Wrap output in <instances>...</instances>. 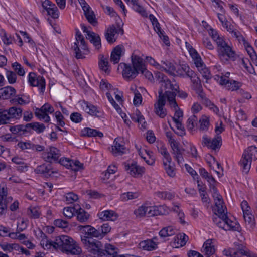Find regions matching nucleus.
<instances>
[{
  "mask_svg": "<svg viewBox=\"0 0 257 257\" xmlns=\"http://www.w3.org/2000/svg\"><path fill=\"white\" fill-rule=\"evenodd\" d=\"M81 227L84 229V231L85 232L86 235H87L85 236L84 238H82L81 241L88 252L101 257L106 255H109L112 257H125L123 254L118 255L119 249L112 244H106L103 249L101 242L99 241H91L88 239L89 237H99L101 236L100 231L89 225Z\"/></svg>",
  "mask_w": 257,
  "mask_h": 257,
  "instance_id": "nucleus-1",
  "label": "nucleus"
},
{
  "mask_svg": "<svg viewBox=\"0 0 257 257\" xmlns=\"http://www.w3.org/2000/svg\"><path fill=\"white\" fill-rule=\"evenodd\" d=\"M41 245L45 249L52 247L54 249L59 250L67 255H78L82 252V249L78 244L66 235L58 236L54 241L43 238L41 241Z\"/></svg>",
  "mask_w": 257,
  "mask_h": 257,
  "instance_id": "nucleus-2",
  "label": "nucleus"
},
{
  "mask_svg": "<svg viewBox=\"0 0 257 257\" xmlns=\"http://www.w3.org/2000/svg\"><path fill=\"white\" fill-rule=\"evenodd\" d=\"M257 160V148L251 146L245 150L240 161L242 171L247 174L250 170L252 160Z\"/></svg>",
  "mask_w": 257,
  "mask_h": 257,
  "instance_id": "nucleus-3",
  "label": "nucleus"
},
{
  "mask_svg": "<svg viewBox=\"0 0 257 257\" xmlns=\"http://www.w3.org/2000/svg\"><path fill=\"white\" fill-rule=\"evenodd\" d=\"M217 45V52L220 59L224 63L226 62L228 59L234 56V52L219 36L214 40Z\"/></svg>",
  "mask_w": 257,
  "mask_h": 257,
  "instance_id": "nucleus-4",
  "label": "nucleus"
},
{
  "mask_svg": "<svg viewBox=\"0 0 257 257\" xmlns=\"http://www.w3.org/2000/svg\"><path fill=\"white\" fill-rule=\"evenodd\" d=\"M223 255L226 256H246V257H256L254 253L251 252L245 247L239 248L237 249L230 248L228 250L225 249L223 251Z\"/></svg>",
  "mask_w": 257,
  "mask_h": 257,
  "instance_id": "nucleus-5",
  "label": "nucleus"
},
{
  "mask_svg": "<svg viewBox=\"0 0 257 257\" xmlns=\"http://www.w3.org/2000/svg\"><path fill=\"white\" fill-rule=\"evenodd\" d=\"M159 98L156 104L154 105L155 113L160 118H164L167 115V110L164 108L166 99L161 90L159 92Z\"/></svg>",
  "mask_w": 257,
  "mask_h": 257,
  "instance_id": "nucleus-6",
  "label": "nucleus"
},
{
  "mask_svg": "<svg viewBox=\"0 0 257 257\" xmlns=\"http://www.w3.org/2000/svg\"><path fill=\"white\" fill-rule=\"evenodd\" d=\"M203 145L213 150L220 148L222 145V138L220 135H216L215 137L211 140L206 135H204L202 137Z\"/></svg>",
  "mask_w": 257,
  "mask_h": 257,
  "instance_id": "nucleus-7",
  "label": "nucleus"
},
{
  "mask_svg": "<svg viewBox=\"0 0 257 257\" xmlns=\"http://www.w3.org/2000/svg\"><path fill=\"white\" fill-rule=\"evenodd\" d=\"M119 67L123 69L122 76L126 80H132L139 74L138 72L130 64L121 63L119 64Z\"/></svg>",
  "mask_w": 257,
  "mask_h": 257,
  "instance_id": "nucleus-8",
  "label": "nucleus"
},
{
  "mask_svg": "<svg viewBox=\"0 0 257 257\" xmlns=\"http://www.w3.org/2000/svg\"><path fill=\"white\" fill-rule=\"evenodd\" d=\"M125 170L134 177H140L144 173L145 168L137 164L136 162L129 163H124Z\"/></svg>",
  "mask_w": 257,
  "mask_h": 257,
  "instance_id": "nucleus-9",
  "label": "nucleus"
},
{
  "mask_svg": "<svg viewBox=\"0 0 257 257\" xmlns=\"http://www.w3.org/2000/svg\"><path fill=\"white\" fill-rule=\"evenodd\" d=\"M29 82L32 86L39 87L41 92H43L45 88V81L43 77L37 76L35 73L31 72L29 74Z\"/></svg>",
  "mask_w": 257,
  "mask_h": 257,
  "instance_id": "nucleus-10",
  "label": "nucleus"
},
{
  "mask_svg": "<svg viewBox=\"0 0 257 257\" xmlns=\"http://www.w3.org/2000/svg\"><path fill=\"white\" fill-rule=\"evenodd\" d=\"M47 152L44 156V160L50 163L57 162L61 156L60 150L55 147L51 146L49 150L47 149Z\"/></svg>",
  "mask_w": 257,
  "mask_h": 257,
  "instance_id": "nucleus-11",
  "label": "nucleus"
},
{
  "mask_svg": "<svg viewBox=\"0 0 257 257\" xmlns=\"http://www.w3.org/2000/svg\"><path fill=\"white\" fill-rule=\"evenodd\" d=\"M35 172L37 174H41L44 177H48L51 176L52 174L57 173V171H54L50 164H43L38 166L35 169Z\"/></svg>",
  "mask_w": 257,
  "mask_h": 257,
  "instance_id": "nucleus-12",
  "label": "nucleus"
},
{
  "mask_svg": "<svg viewBox=\"0 0 257 257\" xmlns=\"http://www.w3.org/2000/svg\"><path fill=\"white\" fill-rule=\"evenodd\" d=\"M73 48L75 52V57L77 59H83L85 58V55L89 52V49L86 45H78L77 43H74Z\"/></svg>",
  "mask_w": 257,
  "mask_h": 257,
  "instance_id": "nucleus-13",
  "label": "nucleus"
},
{
  "mask_svg": "<svg viewBox=\"0 0 257 257\" xmlns=\"http://www.w3.org/2000/svg\"><path fill=\"white\" fill-rule=\"evenodd\" d=\"M131 61L133 68L139 72H143L144 68L146 67L145 63L143 58L140 56L132 54L131 56Z\"/></svg>",
  "mask_w": 257,
  "mask_h": 257,
  "instance_id": "nucleus-14",
  "label": "nucleus"
},
{
  "mask_svg": "<svg viewBox=\"0 0 257 257\" xmlns=\"http://www.w3.org/2000/svg\"><path fill=\"white\" fill-rule=\"evenodd\" d=\"M217 215H219V216L221 218H223V219L226 220V227L225 228V230H232L233 231H239L240 225L239 224L237 223L236 221H232L229 219L226 213L224 212L221 213V214H218Z\"/></svg>",
  "mask_w": 257,
  "mask_h": 257,
  "instance_id": "nucleus-15",
  "label": "nucleus"
},
{
  "mask_svg": "<svg viewBox=\"0 0 257 257\" xmlns=\"http://www.w3.org/2000/svg\"><path fill=\"white\" fill-rule=\"evenodd\" d=\"M212 241V239L207 240L204 243L201 249V252L207 257L214 255L216 251L215 246Z\"/></svg>",
  "mask_w": 257,
  "mask_h": 257,
  "instance_id": "nucleus-16",
  "label": "nucleus"
},
{
  "mask_svg": "<svg viewBox=\"0 0 257 257\" xmlns=\"http://www.w3.org/2000/svg\"><path fill=\"white\" fill-rule=\"evenodd\" d=\"M117 34H118V31L114 25L108 27L105 33V37L109 44H112L116 41Z\"/></svg>",
  "mask_w": 257,
  "mask_h": 257,
  "instance_id": "nucleus-17",
  "label": "nucleus"
},
{
  "mask_svg": "<svg viewBox=\"0 0 257 257\" xmlns=\"http://www.w3.org/2000/svg\"><path fill=\"white\" fill-rule=\"evenodd\" d=\"M124 50V47L122 45H118L114 48L111 53L110 61L114 64L118 63Z\"/></svg>",
  "mask_w": 257,
  "mask_h": 257,
  "instance_id": "nucleus-18",
  "label": "nucleus"
},
{
  "mask_svg": "<svg viewBox=\"0 0 257 257\" xmlns=\"http://www.w3.org/2000/svg\"><path fill=\"white\" fill-rule=\"evenodd\" d=\"M83 10L87 21L93 26H96L97 24V20L91 7L89 6H84Z\"/></svg>",
  "mask_w": 257,
  "mask_h": 257,
  "instance_id": "nucleus-19",
  "label": "nucleus"
},
{
  "mask_svg": "<svg viewBox=\"0 0 257 257\" xmlns=\"http://www.w3.org/2000/svg\"><path fill=\"white\" fill-rule=\"evenodd\" d=\"M212 196L214 198L215 204L216 208L215 209V213L216 215L218 214H221V213H224L225 209H226V207H224L223 206L224 202L222 197L219 193L213 194Z\"/></svg>",
  "mask_w": 257,
  "mask_h": 257,
  "instance_id": "nucleus-20",
  "label": "nucleus"
},
{
  "mask_svg": "<svg viewBox=\"0 0 257 257\" xmlns=\"http://www.w3.org/2000/svg\"><path fill=\"white\" fill-rule=\"evenodd\" d=\"M99 218L103 220L115 221L117 219L118 215L112 210H105L98 213Z\"/></svg>",
  "mask_w": 257,
  "mask_h": 257,
  "instance_id": "nucleus-21",
  "label": "nucleus"
},
{
  "mask_svg": "<svg viewBox=\"0 0 257 257\" xmlns=\"http://www.w3.org/2000/svg\"><path fill=\"white\" fill-rule=\"evenodd\" d=\"M88 33L87 36H86V39L89 40L96 49H99L101 46L99 35L93 32H89Z\"/></svg>",
  "mask_w": 257,
  "mask_h": 257,
  "instance_id": "nucleus-22",
  "label": "nucleus"
},
{
  "mask_svg": "<svg viewBox=\"0 0 257 257\" xmlns=\"http://www.w3.org/2000/svg\"><path fill=\"white\" fill-rule=\"evenodd\" d=\"M164 210L163 206H147V217H151L164 214Z\"/></svg>",
  "mask_w": 257,
  "mask_h": 257,
  "instance_id": "nucleus-23",
  "label": "nucleus"
},
{
  "mask_svg": "<svg viewBox=\"0 0 257 257\" xmlns=\"http://www.w3.org/2000/svg\"><path fill=\"white\" fill-rule=\"evenodd\" d=\"M218 79V81L220 85H224L225 87L228 90H231V91L237 90L239 89L240 85H234L233 88L232 87V80H230L223 76H216Z\"/></svg>",
  "mask_w": 257,
  "mask_h": 257,
  "instance_id": "nucleus-24",
  "label": "nucleus"
},
{
  "mask_svg": "<svg viewBox=\"0 0 257 257\" xmlns=\"http://www.w3.org/2000/svg\"><path fill=\"white\" fill-rule=\"evenodd\" d=\"M139 246L140 248L147 251H152L157 248L156 244L149 239L141 241Z\"/></svg>",
  "mask_w": 257,
  "mask_h": 257,
  "instance_id": "nucleus-25",
  "label": "nucleus"
},
{
  "mask_svg": "<svg viewBox=\"0 0 257 257\" xmlns=\"http://www.w3.org/2000/svg\"><path fill=\"white\" fill-rule=\"evenodd\" d=\"M163 65L158 64V68L161 70H164L166 72L168 73L170 75L174 74L175 71V67L174 65L169 61H162Z\"/></svg>",
  "mask_w": 257,
  "mask_h": 257,
  "instance_id": "nucleus-26",
  "label": "nucleus"
},
{
  "mask_svg": "<svg viewBox=\"0 0 257 257\" xmlns=\"http://www.w3.org/2000/svg\"><path fill=\"white\" fill-rule=\"evenodd\" d=\"M114 143V145L112 146V153L113 155L116 156L123 154L125 151L124 146L118 143L117 139H115Z\"/></svg>",
  "mask_w": 257,
  "mask_h": 257,
  "instance_id": "nucleus-27",
  "label": "nucleus"
},
{
  "mask_svg": "<svg viewBox=\"0 0 257 257\" xmlns=\"http://www.w3.org/2000/svg\"><path fill=\"white\" fill-rule=\"evenodd\" d=\"M177 232V230L172 226H168L163 228L159 232V234L162 237L172 236Z\"/></svg>",
  "mask_w": 257,
  "mask_h": 257,
  "instance_id": "nucleus-28",
  "label": "nucleus"
},
{
  "mask_svg": "<svg viewBox=\"0 0 257 257\" xmlns=\"http://www.w3.org/2000/svg\"><path fill=\"white\" fill-rule=\"evenodd\" d=\"M7 112L8 113V116L12 120L13 118L19 119L22 115V110L20 108L12 107L7 110Z\"/></svg>",
  "mask_w": 257,
  "mask_h": 257,
  "instance_id": "nucleus-29",
  "label": "nucleus"
},
{
  "mask_svg": "<svg viewBox=\"0 0 257 257\" xmlns=\"http://www.w3.org/2000/svg\"><path fill=\"white\" fill-rule=\"evenodd\" d=\"M243 217L246 225L250 229H253L255 226V222L254 216L250 213H244Z\"/></svg>",
  "mask_w": 257,
  "mask_h": 257,
  "instance_id": "nucleus-30",
  "label": "nucleus"
},
{
  "mask_svg": "<svg viewBox=\"0 0 257 257\" xmlns=\"http://www.w3.org/2000/svg\"><path fill=\"white\" fill-rule=\"evenodd\" d=\"M76 213H77V218L80 222H86L90 216V215L81 208H77Z\"/></svg>",
  "mask_w": 257,
  "mask_h": 257,
  "instance_id": "nucleus-31",
  "label": "nucleus"
},
{
  "mask_svg": "<svg viewBox=\"0 0 257 257\" xmlns=\"http://www.w3.org/2000/svg\"><path fill=\"white\" fill-rule=\"evenodd\" d=\"M200 126L199 130L202 132H207L208 130L210 122L209 118L205 115H203L199 119Z\"/></svg>",
  "mask_w": 257,
  "mask_h": 257,
  "instance_id": "nucleus-32",
  "label": "nucleus"
},
{
  "mask_svg": "<svg viewBox=\"0 0 257 257\" xmlns=\"http://www.w3.org/2000/svg\"><path fill=\"white\" fill-rule=\"evenodd\" d=\"M82 132L83 136H87L88 137H99L102 138L103 136V133L101 132L98 131L96 130L92 129L89 127L85 128Z\"/></svg>",
  "mask_w": 257,
  "mask_h": 257,
  "instance_id": "nucleus-33",
  "label": "nucleus"
},
{
  "mask_svg": "<svg viewBox=\"0 0 257 257\" xmlns=\"http://www.w3.org/2000/svg\"><path fill=\"white\" fill-rule=\"evenodd\" d=\"M54 111L53 107L48 103H45L40 109L37 108L35 112V115H40V113L47 112L52 113Z\"/></svg>",
  "mask_w": 257,
  "mask_h": 257,
  "instance_id": "nucleus-34",
  "label": "nucleus"
},
{
  "mask_svg": "<svg viewBox=\"0 0 257 257\" xmlns=\"http://www.w3.org/2000/svg\"><path fill=\"white\" fill-rule=\"evenodd\" d=\"M2 92V96L4 99H8L16 94V90L11 86H7L3 88Z\"/></svg>",
  "mask_w": 257,
  "mask_h": 257,
  "instance_id": "nucleus-35",
  "label": "nucleus"
},
{
  "mask_svg": "<svg viewBox=\"0 0 257 257\" xmlns=\"http://www.w3.org/2000/svg\"><path fill=\"white\" fill-rule=\"evenodd\" d=\"M185 151V149L181 148L178 150H176L175 152H172L174 158L177 162L179 165H182L184 162V159L183 156V154Z\"/></svg>",
  "mask_w": 257,
  "mask_h": 257,
  "instance_id": "nucleus-36",
  "label": "nucleus"
},
{
  "mask_svg": "<svg viewBox=\"0 0 257 257\" xmlns=\"http://www.w3.org/2000/svg\"><path fill=\"white\" fill-rule=\"evenodd\" d=\"M47 12L49 15L54 19L58 18L59 17L58 9L56 6L51 2V5L47 9Z\"/></svg>",
  "mask_w": 257,
  "mask_h": 257,
  "instance_id": "nucleus-37",
  "label": "nucleus"
},
{
  "mask_svg": "<svg viewBox=\"0 0 257 257\" xmlns=\"http://www.w3.org/2000/svg\"><path fill=\"white\" fill-rule=\"evenodd\" d=\"M165 93L171 107H173L174 108H176L177 107L178 104L175 98L176 94L173 92H171L169 91H166Z\"/></svg>",
  "mask_w": 257,
  "mask_h": 257,
  "instance_id": "nucleus-38",
  "label": "nucleus"
},
{
  "mask_svg": "<svg viewBox=\"0 0 257 257\" xmlns=\"http://www.w3.org/2000/svg\"><path fill=\"white\" fill-rule=\"evenodd\" d=\"M147 206L142 205L134 211V214L139 218L147 216Z\"/></svg>",
  "mask_w": 257,
  "mask_h": 257,
  "instance_id": "nucleus-39",
  "label": "nucleus"
},
{
  "mask_svg": "<svg viewBox=\"0 0 257 257\" xmlns=\"http://www.w3.org/2000/svg\"><path fill=\"white\" fill-rule=\"evenodd\" d=\"M85 110L92 115H94L97 117L100 116L99 114H100V112L97 110L96 107L91 104H89L88 103H86V108Z\"/></svg>",
  "mask_w": 257,
  "mask_h": 257,
  "instance_id": "nucleus-40",
  "label": "nucleus"
},
{
  "mask_svg": "<svg viewBox=\"0 0 257 257\" xmlns=\"http://www.w3.org/2000/svg\"><path fill=\"white\" fill-rule=\"evenodd\" d=\"M149 18L152 22V23L154 26L155 31L157 33L159 36L161 37V34H162V31L160 24L158 23L157 19L152 14L149 15Z\"/></svg>",
  "mask_w": 257,
  "mask_h": 257,
  "instance_id": "nucleus-41",
  "label": "nucleus"
},
{
  "mask_svg": "<svg viewBox=\"0 0 257 257\" xmlns=\"http://www.w3.org/2000/svg\"><path fill=\"white\" fill-rule=\"evenodd\" d=\"M171 162L169 163L167 161H163V164L166 173L169 176L173 177L175 176V172L174 168L171 166Z\"/></svg>",
  "mask_w": 257,
  "mask_h": 257,
  "instance_id": "nucleus-42",
  "label": "nucleus"
},
{
  "mask_svg": "<svg viewBox=\"0 0 257 257\" xmlns=\"http://www.w3.org/2000/svg\"><path fill=\"white\" fill-rule=\"evenodd\" d=\"M1 246L4 251H8L9 252H11L13 250L19 251L20 248L19 245L16 243L3 244L1 245Z\"/></svg>",
  "mask_w": 257,
  "mask_h": 257,
  "instance_id": "nucleus-43",
  "label": "nucleus"
},
{
  "mask_svg": "<svg viewBox=\"0 0 257 257\" xmlns=\"http://www.w3.org/2000/svg\"><path fill=\"white\" fill-rule=\"evenodd\" d=\"M99 66L100 69L105 73H108L109 70L108 68V61L107 58L102 56L99 62Z\"/></svg>",
  "mask_w": 257,
  "mask_h": 257,
  "instance_id": "nucleus-44",
  "label": "nucleus"
},
{
  "mask_svg": "<svg viewBox=\"0 0 257 257\" xmlns=\"http://www.w3.org/2000/svg\"><path fill=\"white\" fill-rule=\"evenodd\" d=\"M76 206L65 207L63 209V214L66 217L70 219L73 216L74 212H76Z\"/></svg>",
  "mask_w": 257,
  "mask_h": 257,
  "instance_id": "nucleus-45",
  "label": "nucleus"
},
{
  "mask_svg": "<svg viewBox=\"0 0 257 257\" xmlns=\"http://www.w3.org/2000/svg\"><path fill=\"white\" fill-rule=\"evenodd\" d=\"M158 150L164 157L165 161H167L169 163L172 162L171 157L167 151L166 147L163 146H161L160 147H158Z\"/></svg>",
  "mask_w": 257,
  "mask_h": 257,
  "instance_id": "nucleus-46",
  "label": "nucleus"
},
{
  "mask_svg": "<svg viewBox=\"0 0 257 257\" xmlns=\"http://www.w3.org/2000/svg\"><path fill=\"white\" fill-rule=\"evenodd\" d=\"M24 125H18L13 126H11L10 128V130L14 134H18L19 135H22L25 134L24 131Z\"/></svg>",
  "mask_w": 257,
  "mask_h": 257,
  "instance_id": "nucleus-47",
  "label": "nucleus"
},
{
  "mask_svg": "<svg viewBox=\"0 0 257 257\" xmlns=\"http://www.w3.org/2000/svg\"><path fill=\"white\" fill-rule=\"evenodd\" d=\"M138 194L137 193L127 192L123 193L121 195V199L123 201H126L138 198Z\"/></svg>",
  "mask_w": 257,
  "mask_h": 257,
  "instance_id": "nucleus-48",
  "label": "nucleus"
},
{
  "mask_svg": "<svg viewBox=\"0 0 257 257\" xmlns=\"http://www.w3.org/2000/svg\"><path fill=\"white\" fill-rule=\"evenodd\" d=\"M28 215L32 218H38L40 216V212L39 208L37 207L29 208L28 210Z\"/></svg>",
  "mask_w": 257,
  "mask_h": 257,
  "instance_id": "nucleus-49",
  "label": "nucleus"
},
{
  "mask_svg": "<svg viewBox=\"0 0 257 257\" xmlns=\"http://www.w3.org/2000/svg\"><path fill=\"white\" fill-rule=\"evenodd\" d=\"M7 110L0 111V124L10 123L11 120L8 115Z\"/></svg>",
  "mask_w": 257,
  "mask_h": 257,
  "instance_id": "nucleus-50",
  "label": "nucleus"
},
{
  "mask_svg": "<svg viewBox=\"0 0 257 257\" xmlns=\"http://www.w3.org/2000/svg\"><path fill=\"white\" fill-rule=\"evenodd\" d=\"M218 217H214L213 219V222H215L219 227L225 230V228L226 227V220L221 218L219 215H218Z\"/></svg>",
  "mask_w": 257,
  "mask_h": 257,
  "instance_id": "nucleus-51",
  "label": "nucleus"
},
{
  "mask_svg": "<svg viewBox=\"0 0 257 257\" xmlns=\"http://www.w3.org/2000/svg\"><path fill=\"white\" fill-rule=\"evenodd\" d=\"M161 82L162 83V86H164L166 89H170L171 90H177V89L179 88L178 86H174L172 84H171V81L167 78H165V79H163V81Z\"/></svg>",
  "mask_w": 257,
  "mask_h": 257,
  "instance_id": "nucleus-52",
  "label": "nucleus"
},
{
  "mask_svg": "<svg viewBox=\"0 0 257 257\" xmlns=\"http://www.w3.org/2000/svg\"><path fill=\"white\" fill-rule=\"evenodd\" d=\"M198 70L202 74V76L206 80H208L211 78L209 70L207 68L205 67V65H204L203 67L199 68Z\"/></svg>",
  "mask_w": 257,
  "mask_h": 257,
  "instance_id": "nucleus-53",
  "label": "nucleus"
},
{
  "mask_svg": "<svg viewBox=\"0 0 257 257\" xmlns=\"http://www.w3.org/2000/svg\"><path fill=\"white\" fill-rule=\"evenodd\" d=\"M244 46L246 47V50L247 51V53L250 55V57L252 60V61H256L257 56L252 47L247 42L246 43Z\"/></svg>",
  "mask_w": 257,
  "mask_h": 257,
  "instance_id": "nucleus-54",
  "label": "nucleus"
},
{
  "mask_svg": "<svg viewBox=\"0 0 257 257\" xmlns=\"http://www.w3.org/2000/svg\"><path fill=\"white\" fill-rule=\"evenodd\" d=\"M197 121V118L195 115H193L190 116L187 122V127L188 130H192L195 126Z\"/></svg>",
  "mask_w": 257,
  "mask_h": 257,
  "instance_id": "nucleus-55",
  "label": "nucleus"
},
{
  "mask_svg": "<svg viewBox=\"0 0 257 257\" xmlns=\"http://www.w3.org/2000/svg\"><path fill=\"white\" fill-rule=\"evenodd\" d=\"M134 11L138 13L140 15H141L143 17H147L148 16V14L145 10V9L140 5L139 4L133 7L132 8Z\"/></svg>",
  "mask_w": 257,
  "mask_h": 257,
  "instance_id": "nucleus-56",
  "label": "nucleus"
},
{
  "mask_svg": "<svg viewBox=\"0 0 257 257\" xmlns=\"http://www.w3.org/2000/svg\"><path fill=\"white\" fill-rule=\"evenodd\" d=\"M193 83V88L196 92H200L202 90V86L201 83V81L199 77L195 78L192 81Z\"/></svg>",
  "mask_w": 257,
  "mask_h": 257,
  "instance_id": "nucleus-57",
  "label": "nucleus"
},
{
  "mask_svg": "<svg viewBox=\"0 0 257 257\" xmlns=\"http://www.w3.org/2000/svg\"><path fill=\"white\" fill-rule=\"evenodd\" d=\"M12 67L20 76H24L25 74V70L21 65L18 62H15L12 64Z\"/></svg>",
  "mask_w": 257,
  "mask_h": 257,
  "instance_id": "nucleus-58",
  "label": "nucleus"
},
{
  "mask_svg": "<svg viewBox=\"0 0 257 257\" xmlns=\"http://www.w3.org/2000/svg\"><path fill=\"white\" fill-rule=\"evenodd\" d=\"M78 199L77 195L73 192H69L66 195V200L68 203H72Z\"/></svg>",
  "mask_w": 257,
  "mask_h": 257,
  "instance_id": "nucleus-59",
  "label": "nucleus"
},
{
  "mask_svg": "<svg viewBox=\"0 0 257 257\" xmlns=\"http://www.w3.org/2000/svg\"><path fill=\"white\" fill-rule=\"evenodd\" d=\"M156 194L159 198L164 199L171 200L174 197L172 193L167 192H158Z\"/></svg>",
  "mask_w": 257,
  "mask_h": 257,
  "instance_id": "nucleus-60",
  "label": "nucleus"
},
{
  "mask_svg": "<svg viewBox=\"0 0 257 257\" xmlns=\"http://www.w3.org/2000/svg\"><path fill=\"white\" fill-rule=\"evenodd\" d=\"M6 76L10 84H13L16 82L17 75L15 72L11 71H7L6 72Z\"/></svg>",
  "mask_w": 257,
  "mask_h": 257,
  "instance_id": "nucleus-61",
  "label": "nucleus"
},
{
  "mask_svg": "<svg viewBox=\"0 0 257 257\" xmlns=\"http://www.w3.org/2000/svg\"><path fill=\"white\" fill-rule=\"evenodd\" d=\"M75 43H77L78 45H86L84 38L78 30L76 31V42Z\"/></svg>",
  "mask_w": 257,
  "mask_h": 257,
  "instance_id": "nucleus-62",
  "label": "nucleus"
},
{
  "mask_svg": "<svg viewBox=\"0 0 257 257\" xmlns=\"http://www.w3.org/2000/svg\"><path fill=\"white\" fill-rule=\"evenodd\" d=\"M57 162L62 165L65 166L67 168H71L73 161L72 160L64 158H61Z\"/></svg>",
  "mask_w": 257,
  "mask_h": 257,
  "instance_id": "nucleus-63",
  "label": "nucleus"
},
{
  "mask_svg": "<svg viewBox=\"0 0 257 257\" xmlns=\"http://www.w3.org/2000/svg\"><path fill=\"white\" fill-rule=\"evenodd\" d=\"M70 119L75 123H79L82 120L81 114L78 112L72 113L70 115Z\"/></svg>",
  "mask_w": 257,
  "mask_h": 257,
  "instance_id": "nucleus-64",
  "label": "nucleus"
}]
</instances>
